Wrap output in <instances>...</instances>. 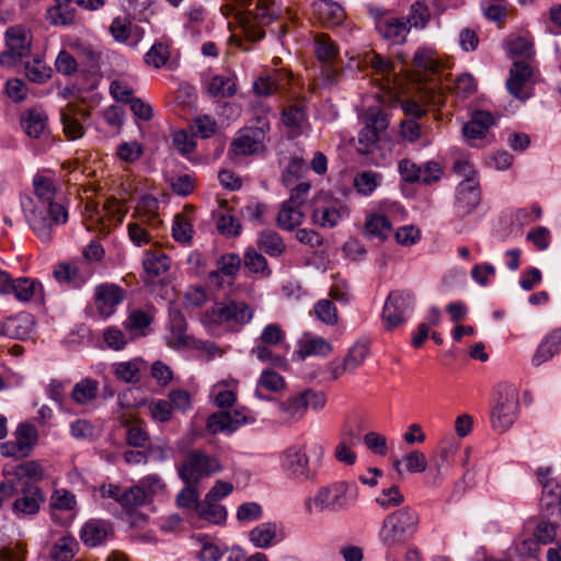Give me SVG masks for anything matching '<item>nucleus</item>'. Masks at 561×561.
I'll use <instances>...</instances> for the list:
<instances>
[{
	"label": "nucleus",
	"instance_id": "nucleus-1",
	"mask_svg": "<svg viewBox=\"0 0 561 561\" xmlns=\"http://www.w3.org/2000/svg\"><path fill=\"white\" fill-rule=\"evenodd\" d=\"M33 186L34 195L21 196V208L30 228L46 242L51 238L54 226L68 220V211L54 202L56 187L51 179L36 174Z\"/></svg>",
	"mask_w": 561,
	"mask_h": 561
},
{
	"label": "nucleus",
	"instance_id": "nucleus-2",
	"mask_svg": "<svg viewBox=\"0 0 561 561\" xmlns=\"http://www.w3.org/2000/svg\"><path fill=\"white\" fill-rule=\"evenodd\" d=\"M359 489L354 482L334 481L317 489L313 495L304 501L308 515L322 513H343L356 506Z\"/></svg>",
	"mask_w": 561,
	"mask_h": 561
},
{
	"label": "nucleus",
	"instance_id": "nucleus-3",
	"mask_svg": "<svg viewBox=\"0 0 561 561\" xmlns=\"http://www.w3.org/2000/svg\"><path fill=\"white\" fill-rule=\"evenodd\" d=\"M222 9L226 14L234 13L244 30L245 36L251 42L261 41L265 32L261 26L272 23L275 11L272 0H228Z\"/></svg>",
	"mask_w": 561,
	"mask_h": 561
},
{
	"label": "nucleus",
	"instance_id": "nucleus-4",
	"mask_svg": "<svg viewBox=\"0 0 561 561\" xmlns=\"http://www.w3.org/2000/svg\"><path fill=\"white\" fill-rule=\"evenodd\" d=\"M419 514L410 506H404L388 514L379 530V540L387 548L403 545L416 533Z\"/></svg>",
	"mask_w": 561,
	"mask_h": 561
},
{
	"label": "nucleus",
	"instance_id": "nucleus-5",
	"mask_svg": "<svg viewBox=\"0 0 561 561\" xmlns=\"http://www.w3.org/2000/svg\"><path fill=\"white\" fill-rule=\"evenodd\" d=\"M222 470L218 458L203 450H190L178 466L180 479L187 485L198 484L204 478H208Z\"/></svg>",
	"mask_w": 561,
	"mask_h": 561
},
{
	"label": "nucleus",
	"instance_id": "nucleus-6",
	"mask_svg": "<svg viewBox=\"0 0 561 561\" xmlns=\"http://www.w3.org/2000/svg\"><path fill=\"white\" fill-rule=\"evenodd\" d=\"M364 128L358 134L357 151L360 154L373 152L380 136L389 125L387 113L379 106H369L363 115Z\"/></svg>",
	"mask_w": 561,
	"mask_h": 561
},
{
	"label": "nucleus",
	"instance_id": "nucleus-7",
	"mask_svg": "<svg viewBox=\"0 0 561 561\" xmlns=\"http://www.w3.org/2000/svg\"><path fill=\"white\" fill-rule=\"evenodd\" d=\"M253 317V310L251 307L237 300H230L228 302H217L209 311L203 316V323L206 327H218L225 322H234L238 324H247Z\"/></svg>",
	"mask_w": 561,
	"mask_h": 561
},
{
	"label": "nucleus",
	"instance_id": "nucleus-8",
	"mask_svg": "<svg viewBox=\"0 0 561 561\" xmlns=\"http://www.w3.org/2000/svg\"><path fill=\"white\" fill-rule=\"evenodd\" d=\"M414 295L410 290H393L386 299L382 309V320L387 330H393L403 324L412 313Z\"/></svg>",
	"mask_w": 561,
	"mask_h": 561
},
{
	"label": "nucleus",
	"instance_id": "nucleus-9",
	"mask_svg": "<svg viewBox=\"0 0 561 561\" xmlns=\"http://www.w3.org/2000/svg\"><path fill=\"white\" fill-rule=\"evenodd\" d=\"M505 85L508 93L516 100L522 102L529 100L534 85V68L529 61L513 60Z\"/></svg>",
	"mask_w": 561,
	"mask_h": 561
},
{
	"label": "nucleus",
	"instance_id": "nucleus-10",
	"mask_svg": "<svg viewBox=\"0 0 561 561\" xmlns=\"http://www.w3.org/2000/svg\"><path fill=\"white\" fill-rule=\"evenodd\" d=\"M280 467L288 479L305 482L316 476L304 447L290 446L280 456Z\"/></svg>",
	"mask_w": 561,
	"mask_h": 561
},
{
	"label": "nucleus",
	"instance_id": "nucleus-11",
	"mask_svg": "<svg viewBox=\"0 0 561 561\" xmlns=\"http://www.w3.org/2000/svg\"><path fill=\"white\" fill-rule=\"evenodd\" d=\"M550 468H540L538 470L539 480L542 486L540 499V517H557L561 519V484L553 478H550Z\"/></svg>",
	"mask_w": 561,
	"mask_h": 561
},
{
	"label": "nucleus",
	"instance_id": "nucleus-12",
	"mask_svg": "<svg viewBox=\"0 0 561 561\" xmlns=\"http://www.w3.org/2000/svg\"><path fill=\"white\" fill-rule=\"evenodd\" d=\"M519 410L518 396L515 390L510 389L500 393L497 401L491 410V424L497 432L507 431L517 420Z\"/></svg>",
	"mask_w": 561,
	"mask_h": 561
},
{
	"label": "nucleus",
	"instance_id": "nucleus-13",
	"mask_svg": "<svg viewBox=\"0 0 561 561\" xmlns=\"http://www.w3.org/2000/svg\"><path fill=\"white\" fill-rule=\"evenodd\" d=\"M7 50L0 54V65L12 67L31 51V37L27 32L19 25L11 26L5 32Z\"/></svg>",
	"mask_w": 561,
	"mask_h": 561
},
{
	"label": "nucleus",
	"instance_id": "nucleus-14",
	"mask_svg": "<svg viewBox=\"0 0 561 561\" xmlns=\"http://www.w3.org/2000/svg\"><path fill=\"white\" fill-rule=\"evenodd\" d=\"M15 486V501L12 504V512L16 516L35 515L45 501L42 489L35 483H23Z\"/></svg>",
	"mask_w": 561,
	"mask_h": 561
},
{
	"label": "nucleus",
	"instance_id": "nucleus-15",
	"mask_svg": "<svg viewBox=\"0 0 561 561\" xmlns=\"http://www.w3.org/2000/svg\"><path fill=\"white\" fill-rule=\"evenodd\" d=\"M259 123L260 127L249 128L232 140L228 151L231 159L255 154L263 148L264 134L270 129V125L263 121H259Z\"/></svg>",
	"mask_w": 561,
	"mask_h": 561
},
{
	"label": "nucleus",
	"instance_id": "nucleus-16",
	"mask_svg": "<svg viewBox=\"0 0 561 561\" xmlns=\"http://www.w3.org/2000/svg\"><path fill=\"white\" fill-rule=\"evenodd\" d=\"M481 202L480 183L477 179L462 180L456 188L455 209L459 217L472 214Z\"/></svg>",
	"mask_w": 561,
	"mask_h": 561
},
{
	"label": "nucleus",
	"instance_id": "nucleus-17",
	"mask_svg": "<svg viewBox=\"0 0 561 561\" xmlns=\"http://www.w3.org/2000/svg\"><path fill=\"white\" fill-rule=\"evenodd\" d=\"M376 30L390 44L399 45L405 42L410 26L404 16L380 15L376 19Z\"/></svg>",
	"mask_w": 561,
	"mask_h": 561
},
{
	"label": "nucleus",
	"instance_id": "nucleus-18",
	"mask_svg": "<svg viewBox=\"0 0 561 561\" xmlns=\"http://www.w3.org/2000/svg\"><path fill=\"white\" fill-rule=\"evenodd\" d=\"M92 271L85 262L59 263L54 268V277L60 284L79 288L91 277Z\"/></svg>",
	"mask_w": 561,
	"mask_h": 561
},
{
	"label": "nucleus",
	"instance_id": "nucleus-19",
	"mask_svg": "<svg viewBox=\"0 0 561 561\" xmlns=\"http://www.w3.org/2000/svg\"><path fill=\"white\" fill-rule=\"evenodd\" d=\"M124 298V290L115 284H101L95 287V307L103 318L111 317Z\"/></svg>",
	"mask_w": 561,
	"mask_h": 561
},
{
	"label": "nucleus",
	"instance_id": "nucleus-20",
	"mask_svg": "<svg viewBox=\"0 0 561 561\" xmlns=\"http://www.w3.org/2000/svg\"><path fill=\"white\" fill-rule=\"evenodd\" d=\"M253 416L245 415L242 411L234 410L233 412H216L207 419V430L213 433L234 432L240 425L253 423Z\"/></svg>",
	"mask_w": 561,
	"mask_h": 561
},
{
	"label": "nucleus",
	"instance_id": "nucleus-21",
	"mask_svg": "<svg viewBox=\"0 0 561 561\" xmlns=\"http://www.w3.org/2000/svg\"><path fill=\"white\" fill-rule=\"evenodd\" d=\"M253 416L245 415L242 411L234 410L233 412H216L207 419V430L213 433L234 432L240 425L253 423Z\"/></svg>",
	"mask_w": 561,
	"mask_h": 561
},
{
	"label": "nucleus",
	"instance_id": "nucleus-22",
	"mask_svg": "<svg viewBox=\"0 0 561 561\" xmlns=\"http://www.w3.org/2000/svg\"><path fill=\"white\" fill-rule=\"evenodd\" d=\"M253 416L245 415L242 411L234 410L233 412H216L207 419V430L213 433L234 432L240 425L253 423Z\"/></svg>",
	"mask_w": 561,
	"mask_h": 561
},
{
	"label": "nucleus",
	"instance_id": "nucleus-23",
	"mask_svg": "<svg viewBox=\"0 0 561 561\" xmlns=\"http://www.w3.org/2000/svg\"><path fill=\"white\" fill-rule=\"evenodd\" d=\"M7 480H10L18 486L23 483H35L43 480L45 477V469L37 460L23 461L16 466L8 467L4 469Z\"/></svg>",
	"mask_w": 561,
	"mask_h": 561
},
{
	"label": "nucleus",
	"instance_id": "nucleus-24",
	"mask_svg": "<svg viewBox=\"0 0 561 561\" xmlns=\"http://www.w3.org/2000/svg\"><path fill=\"white\" fill-rule=\"evenodd\" d=\"M34 325V317L31 313L20 312L0 323V334L10 339L26 340L31 336Z\"/></svg>",
	"mask_w": 561,
	"mask_h": 561
},
{
	"label": "nucleus",
	"instance_id": "nucleus-25",
	"mask_svg": "<svg viewBox=\"0 0 561 561\" xmlns=\"http://www.w3.org/2000/svg\"><path fill=\"white\" fill-rule=\"evenodd\" d=\"M348 215V210L337 201H329L318 206L312 211V220L323 228H333L339 221Z\"/></svg>",
	"mask_w": 561,
	"mask_h": 561
},
{
	"label": "nucleus",
	"instance_id": "nucleus-26",
	"mask_svg": "<svg viewBox=\"0 0 561 561\" xmlns=\"http://www.w3.org/2000/svg\"><path fill=\"white\" fill-rule=\"evenodd\" d=\"M495 124V117L488 111H476L462 127L463 136L468 141L480 140L485 137L490 127Z\"/></svg>",
	"mask_w": 561,
	"mask_h": 561
},
{
	"label": "nucleus",
	"instance_id": "nucleus-27",
	"mask_svg": "<svg viewBox=\"0 0 561 561\" xmlns=\"http://www.w3.org/2000/svg\"><path fill=\"white\" fill-rule=\"evenodd\" d=\"M413 67L420 76V80H431L439 68L436 51L431 47H419L413 55Z\"/></svg>",
	"mask_w": 561,
	"mask_h": 561
},
{
	"label": "nucleus",
	"instance_id": "nucleus-28",
	"mask_svg": "<svg viewBox=\"0 0 561 561\" xmlns=\"http://www.w3.org/2000/svg\"><path fill=\"white\" fill-rule=\"evenodd\" d=\"M312 7L323 24L333 26L340 25L344 21V9L333 0H317Z\"/></svg>",
	"mask_w": 561,
	"mask_h": 561
},
{
	"label": "nucleus",
	"instance_id": "nucleus-29",
	"mask_svg": "<svg viewBox=\"0 0 561 561\" xmlns=\"http://www.w3.org/2000/svg\"><path fill=\"white\" fill-rule=\"evenodd\" d=\"M286 382L283 376L272 369H264L257 379L254 396L264 401L272 400L271 397L265 396L263 390L270 392H279L285 389Z\"/></svg>",
	"mask_w": 561,
	"mask_h": 561
},
{
	"label": "nucleus",
	"instance_id": "nucleus-30",
	"mask_svg": "<svg viewBox=\"0 0 561 561\" xmlns=\"http://www.w3.org/2000/svg\"><path fill=\"white\" fill-rule=\"evenodd\" d=\"M207 92L213 98H231L237 93V79L233 75H216L209 80Z\"/></svg>",
	"mask_w": 561,
	"mask_h": 561
},
{
	"label": "nucleus",
	"instance_id": "nucleus-31",
	"mask_svg": "<svg viewBox=\"0 0 561 561\" xmlns=\"http://www.w3.org/2000/svg\"><path fill=\"white\" fill-rule=\"evenodd\" d=\"M110 534V526L103 520L87 522L80 533V538L84 545L96 547L102 545Z\"/></svg>",
	"mask_w": 561,
	"mask_h": 561
},
{
	"label": "nucleus",
	"instance_id": "nucleus-32",
	"mask_svg": "<svg viewBox=\"0 0 561 561\" xmlns=\"http://www.w3.org/2000/svg\"><path fill=\"white\" fill-rule=\"evenodd\" d=\"M457 449V444L451 442L444 443L438 447L437 451L431 459L437 478H442L448 472Z\"/></svg>",
	"mask_w": 561,
	"mask_h": 561
},
{
	"label": "nucleus",
	"instance_id": "nucleus-33",
	"mask_svg": "<svg viewBox=\"0 0 561 561\" xmlns=\"http://www.w3.org/2000/svg\"><path fill=\"white\" fill-rule=\"evenodd\" d=\"M142 265L146 274L150 278H154L168 272L170 257L162 251H147Z\"/></svg>",
	"mask_w": 561,
	"mask_h": 561
},
{
	"label": "nucleus",
	"instance_id": "nucleus-34",
	"mask_svg": "<svg viewBox=\"0 0 561 561\" xmlns=\"http://www.w3.org/2000/svg\"><path fill=\"white\" fill-rule=\"evenodd\" d=\"M21 125L28 137L36 139L46 131L47 117L39 111L28 110L22 115Z\"/></svg>",
	"mask_w": 561,
	"mask_h": 561
},
{
	"label": "nucleus",
	"instance_id": "nucleus-35",
	"mask_svg": "<svg viewBox=\"0 0 561 561\" xmlns=\"http://www.w3.org/2000/svg\"><path fill=\"white\" fill-rule=\"evenodd\" d=\"M301 392L289 396L283 401H278V411L286 421L297 422L301 420L306 413V407Z\"/></svg>",
	"mask_w": 561,
	"mask_h": 561
},
{
	"label": "nucleus",
	"instance_id": "nucleus-36",
	"mask_svg": "<svg viewBox=\"0 0 561 561\" xmlns=\"http://www.w3.org/2000/svg\"><path fill=\"white\" fill-rule=\"evenodd\" d=\"M257 247L271 257L280 256L286 249L282 237L271 229L262 230L257 238Z\"/></svg>",
	"mask_w": 561,
	"mask_h": 561
},
{
	"label": "nucleus",
	"instance_id": "nucleus-37",
	"mask_svg": "<svg viewBox=\"0 0 561 561\" xmlns=\"http://www.w3.org/2000/svg\"><path fill=\"white\" fill-rule=\"evenodd\" d=\"M304 217L305 213L300 207L285 201L277 214V225L284 230L291 231L302 222Z\"/></svg>",
	"mask_w": 561,
	"mask_h": 561
},
{
	"label": "nucleus",
	"instance_id": "nucleus-38",
	"mask_svg": "<svg viewBox=\"0 0 561 561\" xmlns=\"http://www.w3.org/2000/svg\"><path fill=\"white\" fill-rule=\"evenodd\" d=\"M277 526L274 523H262L249 533V539L254 547L270 548L276 538Z\"/></svg>",
	"mask_w": 561,
	"mask_h": 561
},
{
	"label": "nucleus",
	"instance_id": "nucleus-39",
	"mask_svg": "<svg viewBox=\"0 0 561 561\" xmlns=\"http://www.w3.org/2000/svg\"><path fill=\"white\" fill-rule=\"evenodd\" d=\"M187 323L180 311L170 312V343L174 346H187L190 336L186 335Z\"/></svg>",
	"mask_w": 561,
	"mask_h": 561
},
{
	"label": "nucleus",
	"instance_id": "nucleus-40",
	"mask_svg": "<svg viewBox=\"0 0 561 561\" xmlns=\"http://www.w3.org/2000/svg\"><path fill=\"white\" fill-rule=\"evenodd\" d=\"M540 518L541 519L534 530V537L540 545L552 543L558 535L561 519H558L557 517Z\"/></svg>",
	"mask_w": 561,
	"mask_h": 561
},
{
	"label": "nucleus",
	"instance_id": "nucleus-41",
	"mask_svg": "<svg viewBox=\"0 0 561 561\" xmlns=\"http://www.w3.org/2000/svg\"><path fill=\"white\" fill-rule=\"evenodd\" d=\"M78 115H85L84 112L75 113L71 108L62 110L60 113V119L64 126V133L70 140H76L84 135V128L80 123Z\"/></svg>",
	"mask_w": 561,
	"mask_h": 561
},
{
	"label": "nucleus",
	"instance_id": "nucleus-42",
	"mask_svg": "<svg viewBox=\"0 0 561 561\" xmlns=\"http://www.w3.org/2000/svg\"><path fill=\"white\" fill-rule=\"evenodd\" d=\"M99 383L91 378H84L73 386L71 398L78 404H87L96 398Z\"/></svg>",
	"mask_w": 561,
	"mask_h": 561
},
{
	"label": "nucleus",
	"instance_id": "nucleus-43",
	"mask_svg": "<svg viewBox=\"0 0 561 561\" xmlns=\"http://www.w3.org/2000/svg\"><path fill=\"white\" fill-rule=\"evenodd\" d=\"M196 513L199 517L214 524H222L227 518L225 506L217 502H208L205 499L196 504Z\"/></svg>",
	"mask_w": 561,
	"mask_h": 561
},
{
	"label": "nucleus",
	"instance_id": "nucleus-44",
	"mask_svg": "<svg viewBox=\"0 0 561 561\" xmlns=\"http://www.w3.org/2000/svg\"><path fill=\"white\" fill-rule=\"evenodd\" d=\"M42 289L41 283L27 277L13 279L11 294L21 301H30L38 290Z\"/></svg>",
	"mask_w": 561,
	"mask_h": 561
},
{
	"label": "nucleus",
	"instance_id": "nucleus-45",
	"mask_svg": "<svg viewBox=\"0 0 561 561\" xmlns=\"http://www.w3.org/2000/svg\"><path fill=\"white\" fill-rule=\"evenodd\" d=\"M218 270L210 273L211 280H218L220 275L234 277L241 267L242 260L238 254L228 253L221 255L217 262Z\"/></svg>",
	"mask_w": 561,
	"mask_h": 561
},
{
	"label": "nucleus",
	"instance_id": "nucleus-46",
	"mask_svg": "<svg viewBox=\"0 0 561 561\" xmlns=\"http://www.w3.org/2000/svg\"><path fill=\"white\" fill-rule=\"evenodd\" d=\"M138 31L139 26L135 25L129 19L124 16H116L110 25V33L118 43H127L131 38L134 32Z\"/></svg>",
	"mask_w": 561,
	"mask_h": 561
},
{
	"label": "nucleus",
	"instance_id": "nucleus-47",
	"mask_svg": "<svg viewBox=\"0 0 561 561\" xmlns=\"http://www.w3.org/2000/svg\"><path fill=\"white\" fill-rule=\"evenodd\" d=\"M242 262L250 272L260 274L262 277H268L272 274L267 260L255 249H248L244 252Z\"/></svg>",
	"mask_w": 561,
	"mask_h": 561
},
{
	"label": "nucleus",
	"instance_id": "nucleus-48",
	"mask_svg": "<svg viewBox=\"0 0 561 561\" xmlns=\"http://www.w3.org/2000/svg\"><path fill=\"white\" fill-rule=\"evenodd\" d=\"M306 171L307 168L305 160L299 157H293L282 173V183L286 187H291L301 181Z\"/></svg>",
	"mask_w": 561,
	"mask_h": 561
},
{
	"label": "nucleus",
	"instance_id": "nucleus-49",
	"mask_svg": "<svg viewBox=\"0 0 561 561\" xmlns=\"http://www.w3.org/2000/svg\"><path fill=\"white\" fill-rule=\"evenodd\" d=\"M507 49L513 60L529 61L535 55L533 42L524 36H517L510 41Z\"/></svg>",
	"mask_w": 561,
	"mask_h": 561
},
{
	"label": "nucleus",
	"instance_id": "nucleus-50",
	"mask_svg": "<svg viewBox=\"0 0 561 561\" xmlns=\"http://www.w3.org/2000/svg\"><path fill=\"white\" fill-rule=\"evenodd\" d=\"M77 541L73 537L59 538L50 550V557L55 561H70L75 557Z\"/></svg>",
	"mask_w": 561,
	"mask_h": 561
},
{
	"label": "nucleus",
	"instance_id": "nucleus-51",
	"mask_svg": "<svg viewBox=\"0 0 561 561\" xmlns=\"http://www.w3.org/2000/svg\"><path fill=\"white\" fill-rule=\"evenodd\" d=\"M136 337V334L123 332L117 327H110L104 330L103 339L106 345L115 351L123 350L129 342Z\"/></svg>",
	"mask_w": 561,
	"mask_h": 561
},
{
	"label": "nucleus",
	"instance_id": "nucleus-52",
	"mask_svg": "<svg viewBox=\"0 0 561 561\" xmlns=\"http://www.w3.org/2000/svg\"><path fill=\"white\" fill-rule=\"evenodd\" d=\"M14 440L30 455L32 448L37 442V431L35 426L26 423L19 424L14 432Z\"/></svg>",
	"mask_w": 561,
	"mask_h": 561
},
{
	"label": "nucleus",
	"instance_id": "nucleus-53",
	"mask_svg": "<svg viewBox=\"0 0 561 561\" xmlns=\"http://www.w3.org/2000/svg\"><path fill=\"white\" fill-rule=\"evenodd\" d=\"M148 500V492L142 485H133L123 489L121 506L124 508H135L144 505Z\"/></svg>",
	"mask_w": 561,
	"mask_h": 561
},
{
	"label": "nucleus",
	"instance_id": "nucleus-54",
	"mask_svg": "<svg viewBox=\"0 0 561 561\" xmlns=\"http://www.w3.org/2000/svg\"><path fill=\"white\" fill-rule=\"evenodd\" d=\"M141 365L142 363L138 360L118 363L114 365V374L122 381L138 382L141 378Z\"/></svg>",
	"mask_w": 561,
	"mask_h": 561
},
{
	"label": "nucleus",
	"instance_id": "nucleus-55",
	"mask_svg": "<svg viewBox=\"0 0 561 561\" xmlns=\"http://www.w3.org/2000/svg\"><path fill=\"white\" fill-rule=\"evenodd\" d=\"M365 227L369 234L380 239H386L392 230L390 220L380 214L370 215L366 220Z\"/></svg>",
	"mask_w": 561,
	"mask_h": 561
},
{
	"label": "nucleus",
	"instance_id": "nucleus-56",
	"mask_svg": "<svg viewBox=\"0 0 561 561\" xmlns=\"http://www.w3.org/2000/svg\"><path fill=\"white\" fill-rule=\"evenodd\" d=\"M152 316L144 310H133L128 318L124 321V328L129 333L140 332L141 335L145 333L142 330L148 328L152 322Z\"/></svg>",
	"mask_w": 561,
	"mask_h": 561
},
{
	"label": "nucleus",
	"instance_id": "nucleus-57",
	"mask_svg": "<svg viewBox=\"0 0 561 561\" xmlns=\"http://www.w3.org/2000/svg\"><path fill=\"white\" fill-rule=\"evenodd\" d=\"M316 55L319 60L330 62L337 55V47L325 34H319L314 38Z\"/></svg>",
	"mask_w": 561,
	"mask_h": 561
},
{
	"label": "nucleus",
	"instance_id": "nucleus-58",
	"mask_svg": "<svg viewBox=\"0 0 561 561\" xmlns=\"http://www.w3.org/2000/svg\"><path fill=\"white\" fill-rule=\"evenodd\" d=\"M369 353V345L367 342L358 341L356 342L347 352L346 356L343 358L345 362V366L348 367L352 371H354L357 367H359Z\"/></svg>",
	"mask_w": 561,
	"mask_h": 561
},
{
	"label": "nucleus",
	"instance_id": "nucleus-59",
	"mask_svg": "<svg viewBox=\"0 0 561 561\" xmlns=\"http://www.w3.org/2000/svg\"><path fill=\"white\" fill-rule=\"evenodd\" d=\"M331 352L330 343L323 337H306L299 347L302 356L327 355Z\"/></svg>",
	"mask_w": 561,
	"mask_h": 561
},
{
	"label": "nucleus",
	"instance_id": "nucleus-60",
	"mask_svg": "<svg viewBox=\"0 0 561 561\" xmlns=\"http://www.w3.org/2000/svg\"><path fill=\"white\" fill-rule=\"evenodd\" d=\"M273 346L256 342V345L252 347L251 354L254 355L260 362L268 363L275 367H282L286 365L284 356L275 354L272 350Z\"/></svg>",
	"mask_w": 561,
	"mask_h": 561
},
{
	"label": "nucleus",
	"instance_id": "nucleus-61",
	"mask_svg": "<svg viewBox=\"0 0 561 561\" xmlns=\"http://www.w3.org/2000/svg\"><path fill=\"white\" fill-rule=\"evenodd\" d=\"M282 84L280 76L273 73L255 80L253 83V90L259 96H270L278 91Z\"/></svg>",
	"mask_w": 561,
	"mask_h": 561
},
{
	"label": "nucleus",
	"instance_id": "nucleus-62",
	"mask_svg": "<svg viewBox=\"0 0 561 561\" xmlns=\"http://www.w3.org/2000/svg\"><path fill=\"white\" fill-rule=\"evenodd\" d=\"M314 313L317 318L328 324L335 325L339 321L337 309L329 299H320L314 305Z\"/></svg>",
	"mask_w": 561,
	"mask_h": 561
},
{
	"label": "nucleus",
	"instance_id": "nucleus-63",
	"mask_svg": "<svg viewBox=\"0 0 561 561\" xmlns=\"http://www.w3.org/2000/svg\"><path fill=\"white\" fill-rule=\"evenodd\" d=\"M381 176L371 171H364L356 175L354 180V186L357 192L368 196L370 195L379 184Z\"/></svg>",
	"mask_w": 561,
	"mask_h": 561
},
{
	"label": "nucleus",
	"instance_id": "nucleus-64",
	"mask_svg": "<svg viewBox=\"0 0 561 561\" xmlns=\"http://www.w3.org/2000/svg\"><path fill=\"white\" fill-rule=\"evenodd\" d=\"M404 502V496L397 485L383 489L376 497V503L382 510L400 506Z\"/></svg>",
	"mask_w": 561,
	"mask_h": 561
}]
</instances>
